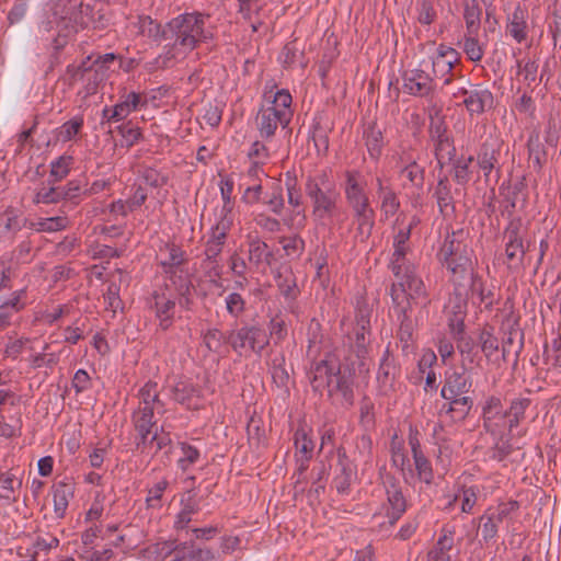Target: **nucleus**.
Masks as SVG:
<instances>
[{"instance_id": "1", "label": "nucleus", "mask_w": 561, "mask_h": 561, "mask_svg": "<svg viewBox=\"0 0 561 561\" xmlns=\"http://www.w3.org/2000/svg\"><path fill=\"white\" fill-rule=\"evenodd\" d=\"M309 380L314 392L323 393L333 403L342 407L354 404L355 368L353 363L339 362L334 355L328 354L324 359L311 365Z\"/></svg>"}, {"instance_id": "2", "label": "nucleus", "mask_w": 561, "mask_h": 561, "mask_svg": "<svg viewBox=\"0 0 561 561\" xmlns=\"http://www.w3.org/2000/svg\"><path fill=\"white\" fill-rule=\"evenodd\" d=\"M167 35H169L172 47L182 46L188 50L196 47V44L211 37V33L204 30V18L202 14L186 13L172 19L167 23Z\"/></svg>"}, {"instance_id": "3", "label": "nucleus", "mask_w": 561, "mask_h": 561, "mask_svg": "<svg viewBox=\"0 0 561 561\" xmlns=\"http://www.w3.org/2000/svg\"><path fill=\"white\" fill-rule=\"evenodd\" d=\"M306 195L311 199L312 215L317 219L331 218L336 211L340 194L335 186L329 182L325 173H322L318 179L311 176L307 179Z\"/></svg>"}, {"instance_id": "4", "label": "nucleus", "mask_w": 561, "mask_h": 561, "mask_svg": "<svg viewBox=\"0 0 561 561\" xmlns=\"http://www.w3.org/2000/svg\"><path fill=\"white\" fill-rule=\"evenodd\" d=\"M268 343V335L259 324L243 325L237 331H230L227 335V344L236 352L249 346L252 352L261 354Z\"/></svg>"}, {"instance_id": "5", "label": "nucleus", "mask_w": 561, "mask_h": 561, "mask_svg": "<svg viewBox=\"0 0 561 561\" xmlns=\"http://www.w3.org/2000/svg\"><path fill=\"white\" fill-rule=\"evenodd\" d=\"M446 266L449 264H470L472 262V249L468 243V234L462 229L453 231L445 238L440 249Z\"/></svg>"}, {"instance_id": "6", "label": "nucleus", "mask_w": 561, "mask_h": 561, "mask_svg": "<svg viewBox=\"0 0 561 561\" xmlns=\"http://www.w3.org/2000/svg\"><path fill=\"white\" fill-rule=\"evenodd\" d=\"M380 477L382 479L390 506V510L387 512L389 524L394 525L405 512L407 502L399 486V481L394 476L389 472L381 471Z\"/></svg>"}, {"instance_id": "7", "label": "nucleus", "mask_w": 561, "mask_h": 561, "mask_svg": "<svg viewBox=\"0 0 561 561\" xmlns=\"http://www.w3.org/2000/svg\"><path fill=\"white\" fill-rule=\"evenodd\" d=\"M344 193L348 206L352 210L370 206L369 198L365 192L366 181L359 171H345Z\"/></svg>"}, {"instance_id": "8", "label": "nucleus", "mask_w": 561, "mask_h": 561, "mask_svg": "<svg viewBox=\"0 0 561 561\" xmlns=\"http://www.w3.org/2000/svg\"><path fill=\"white\" fill-rule=\"evenodd\" d=\"M459 94L465 98L463 104L470 115H480L493 107L494 98L492 92L481 84H470L469 88H462Z\"/></svg>"}, {"instance_id": "9", "label": "nucleus", "mask_w": 561, "mask_h": 561, "mask_svg": "<svg viewBox=\"0 0 561 561\" xmlns=\"http://www.w3.org/2000/svg\"><path fill=\"white\" fill-rule=\"evenodd\" d=\"M293 116L291 110H276V107L261 108L256 122L262 137L270 138L275 134L278 125L286 127Z\"/></svg>"}, {"instance_id": "10", "label": "nucleus", "mask_w": 561, "mask_h": 561, "mask_svg": "<svg viewBox=\"0 0 561 561\" xmlns=\"http://www.w3.org/2000/svg\"><path fill=\"white\" fill-rule=\"evenodd\" d=\"M414 224L413 221L408 227L400 228L393 238L394 251L390 261V268L393 275H398L401 267L412 265V263L408 262L407 254L410 251L409 240Z\"/></svg>"}, {"instance_id": "11", "label": "nucleus", "mask_w": 561, "mask_h": 561, "mask_svg": "<svg viewBox=\"0 0 561 561\" xmlns=\"http://www.w3.org/2000/svg\"><path fill=\"white\" fill-rule=\"evenodd\" d=\"M504 337L502 341V357L507 360L510 354L518 357L524 345V332L519 328L517 319H507L503 322Z\"/></svg>"}, {"instance_id": "12", "label": "nucleus", "mask_w": 561, "mask_h": 561, "mask_svg": "<svg viewBox=\"0 0 561 561\" xmlns=\"http://www.w3.org/2000/svg\"><path fill=\"white\" fill-rule=\"evenodd\" d=\"M403 89L417 96H427L433 93V79L422 69L407 70L403 73Z\"/></svg>"}, {"instance_id": "13", "label": "nucleus", "mask_w": 561, "mask_h": 561, "mask_svg": "<svg viewBox=\"0 0 561 561\" xmlns=\"http://www.w3.org/2000/svg\"><path fill=\"white\" fill-rule=\"evenodd\" d=\"M172 398L187 409L201 408L202 389L187 380H180L171 388Z\"/></svg>"}, {"instance_id": "14", "label": "nucleus", "mask_w": 561, "mask_h": 561, "mask_svg": "<svg viewBox=\"0 0 561 561\" xmlns=\"http://www.w3.org/2000/svg\"><path fill=\"white\" fill-rule=\"evenodd\" d=\"M398 279L397 283H402L409 298H412L415 304L420 298L426 299L427 293L423 280L416 275L415 266L407 265L400 268V273L394 275Z\"/></svg>"}, {"instance_id": "15", "label": "nucleus", "mask_w": 561, "mask_h": 561, "mask_svg": "<svg viewBox=\"0 0 561 561\" xmlns=\"http://www.w3.org/2000/svg\"><path fill=\"white\" fill-rule=\"evenodd\" d=\"M370 320L368 312L359 310L356 316L355 342L353 345L356 357L360 360L366 358L370 343Z\"/></svg>"}, {"instance_id": "16", "label": "nucleus", "mask_w": 561, "mask_h": 561, "mask_svg": "<svg viewBox=\"0 0 561 561\" xmlns=\"http://www.w3.org/2000/svg\"><path fill=\"white\" fill-rule=\"evenodd\" d=\"M500 148L501 144L493 139H486L480 146L477 154V162L479 168L483 171V175L486 180L499 163Z\"/></svg>"}, {"instance_id": "17", "label": "nucleus", "mask_w": 561, "mask_h": 561, "mask_svg": "<svg viewBox=\"0 0 561 561\" xmlns=\"http://www.w3.org/2000/svg\"><path fill=\"white\" fill-rule=\"evenodd\" d=\"M471 386L472 381L468 376H466L465 370L461 373L453 371L450 374H446L440 396L444 399H454L469 392Z\"/></svg>"}, {"instance_id": "18", "label": "nucleus", "mask_w": 561, "mask_h": 561, "mask_svg": "<svg viewBox=\"0 0 561 561\" xmlns=\"http://www.w3.org/2000/svg\"><path fill=\"white\" fill-rule=\"evenodd\" d=\"M459 61V53L448 46L439 45L437 55L433 58V73L437 78H444L448 76L455 64Z\"/></svg>"}, {"instance_id": "19", "label": "nucleus", "mask_w": 561, "mask_h": 561, "mask_svg": "<svg viewBox=\"0 0 561 561\" xmlns=\"http://www.w3.org/2000/svg\"><path fill=\"white\" fill-rule=\"evenodd\" d=\"M390 297L392 301V310L397 320L412 318V302H414V300L409 298L402 283H392L390 287Z\"/></svg>"}, {"instance_id": "20", "label": "nucleus", "mask_w": 561, "mask_h": 561, "mask_svg": "<svg viewBox=\"0 0 561 561\" xmlns=\"http://www.w3.org/2000/svg\"><path fill=\"white\" fill-rule=\"evenodd\" d=\"M150 308L156 310V316L160 320V327L162 330H168L173 321L175 301L171 298L165 297L162 293L154 291L152 294V302Z\"/></svg>"}, {"instance_id": "21", "label": "nucleus", "mask_w": 561, "mask_h": 561, "mask_svg": "<svg viewBox=\"0 0 561 561\" xmlns=\"http://www.w3.org/2000/svg\"><path fill=\"white\" fill-rule=\"evenodd\" d=\"M127 276L123 270L116 268L110 275V284L106 293L104 294V300L106 309L116 312L117 309H123V301L119 298L121 286L123 283H127Z\"/></svg>"}, {"instance_id": "22", "label": "nucleus", "mask_w": 561, "mask_h": 561, "mask_svg": "<svg viewBox=\"0 0 561 561\" xmlns=\"http://www.w3.org/2000/svg\"><path fill=\"white\" fill-rule=\"evenodd\" d=\"M506 419L500 398L491 397L483 408V426L486 432L495 434L499 426L497 421L504 422Z\"/></svg>"}, {"instance_id": "23", "label": "nucleus", "mask_w": 561, "mask_h": 561, "mask_svg": "<svg viewBox=\"0 0 561 561\" xmlns=\"http://www.w3.org/2000/svg\"><path fill=\"white\" fill-rule=\"evenodd\" d=\"M171 549L175 550V561H217L210 549L198 548L193 543L183 542Z\"/></svg>"}, {"instance_id": "24", "label": "nucleus", "mask_w": 561, "mask_h": 561, "mask_svg": "<svg viewBox=\"0 0 561 561\" xmlns=\"http://www.w3.org/2000/svg\"><path fill=\"white\" fill-rule=\"evenodd\" d=\"M337 467L340 469V473L334 477V484L339 493H345L353 479V469L344 447L337 448Z\"/></svg>"}, {"instance_id": "25", "label": "nucleus", "mask_w": 561, "mask_h": 561, "mask_svg": "<svg viewBox=\"0 0 561 561\" xmlns=\"http://www.w3.org/2000/svg\"><path fill=\"white\" fill-rule=\"evenodd\" d=\"M478 344L481 352L488 360H491L494 355L500 351L499 339L494 334V328L490 324H484L477 335Z\"/></svg>"}, {"instance_id": "26", "label": "nucleus", "mask_w": 561, "mask_h": 561, "mask_svg": "<svg viewBox=\"0 0 561 561\" xmlns=\"http://www.w3.org/2000/svg\"><path fill=\"white\" fill-rule=\"evenodd\" d=\"M447 268L451 273V282L455 285V291L461 295V289L466 287L467 283H473V277H479L473 270V263L463 265L451 263Z\"/></svg>"}, {"instance_id": "27", "label": "nucleus", "mask_w": 561, "mask_h": 561, "mask_svg": "<svg viewBox=\"0 0 561 561\" xmlns=\"http://www.w3.org/2000/svg\"><path fill=\"white\" fill-rule=\"evenodd\" d=\"M249 256L248 260L251 264L259 266L261 263L266 262L268 265L273 259V252L268 251V245L259 237L248 236Z\"/></svg>"}, {"instance_id": "28", "label": "nucleus", "mask_w": 561, "mask_h": 561, "mask_svg": "<svg viewBox=\"0 0 561 561\" xmlns=\"http://www.w3.org/2000/svg\"><path fill=\"white\" fill-rule=\"evenodd\" d=\"M527 11L518 5L508 19L507 33L518 43L527 38Z\"/></svg>"}, {"instance_id": "29", "label": "nucleus", "mask_w": 561, "mask_h": 561, "mask_svg": "<svg viewBox=\"0 0 561 561\" xmlns=\"http://www.w3.org/2000/svg\"><path fill=\"white\" fill-rule=\"evenodd\" d=\"M449 402L443 404L440 412L450 414L454 421L463 420L470 412L473 401L467 396H459L454 399H447Z\"/></svg>"}, {"instance_id": "30", "label": "nucleus", "mask_w": 561, "mask_h": 561, "mask_svg": "<svg viewBox=\"0 0 561 561\" xmlns=\"http://www.w3.org/2000/svg\"><path fill=\"white\" fill-rule=\"evenodd\" d=\"M73 485L68 482H58L54 485V511L58 517H64L69 500L73 496Z\"/></svg>"}, {"instance_id": "31", "label": "nucleus", "mask_w": 561, "mask_h": 561, "mask_svg": "<svg viewBox=\"0 0 561 561\" xmlns=\"http://www.w3.org/2000/svg\"><path fill=\"white\" fill-rule=\"evenodd\" d=\"M527 148L530 165L536 172H540L547 161V152L537 133L529 136Z\"/></svg>"}, {"instance_id": "32", "label": "nucleus", "mask_w": 561, "mask_h": 561, "mask_svg": "<svg viewBox=\"0 0 561 561\" xmlns=\"http://www.w3.org/2000/svg\"><path fill=\"white\" fill-rule=\"evenodd\" d=\"M139 28L141 34L147 35L154 41H170L169 35H167V24L162 26L150 16H140Z\"/></svg>"}, {"instance_id": "33", "label": "nucleus", "mask_w": 561, "mask_h": 561, "mask_svg": "<svg viewBox=\"0 0 561 561\" xmlns=\"http://www.w3.org/2000/svg\"><path fill=\"white\" fill-rule=\"evenodd\" d=\"M505 255L508 262V267H519L523 264L526 248L523 240L505 239Z\"/></svg>"}, {"instance_id": "34", "label": "nucleus", "mask_w": 561, "mask_h": 561, "mask_svg": "<svg viewBox=\"0 0 561 561\" xmlns=\"http://www.w3.org/2000/svg\"><path fill=\"white\" fill-rule=\"evenodd\" d=\"M531 401L528 398H517L511 402V407L505 411L506 419H508V428L512 431L524 419L525 411L530 405Z\"/></svg>"}, {"instance_id": "35", "label": "nucleus", "mask_w": 561, "mask_h": 561, "mask_svg": "<svg viewBox=\"0 0 561 561\" xmlns=\"http://www.w3.org/2000/svg\"><path fill=\"white\" fill-rule=\"evenodd\" d=\"M434 145L435 156L440 167L453 160L456 153V148L454 146V140L449 135L435 139Z\"/></svg>"}, {"instance_id": "36", "label": "nucleus", "mask_w": 561, "mask_h": 561, "mask_svg": "<svg viewBox=\"0 0 561 561\" xmlns=\"http://www.w3.org/2000/svg\"><path fill=\"white\" fill-rule=\"evenodd\" d=\"M434 196L436 197V202L442 214H444L448 207H450L451 210L455 209L450 186L446 176L438 180Z\"/></svg>"}, {"instance_id": "37", "label": "nucleus", "mask_w": 561, "mask_h": 561, "mask_svg": "<svg viewBox=\"0 0 561 561\" xmlns=\"http://www.w3.org/2000/svg\"><path fill=\"white\" fill-rule=\"evenodd\" d=\"M226 240V231L219 229V226L215 228L213 238L207 242L205 249V262L216 263L218 255L222 251V247Z\"/></svg>"}, {"instance_id": "38", "label": "nucleus", "mask_w": 561, "mask_h": 561, "mask_svg": "<svg viewBox=\"0 0 561 561\" xmlns=\"http://www.w3.org/2000/svg\"><path fill=\"white\" fill-rule=\"evenodd\" d=\"M482 10L479 7L477 0H471V2H466L463 19L466 21L467 33L469 34H478L480 30V18Z\"/></svg>"}, {"instance_id": "39", "label": "nucleus", "mask_w": 561, "mask_h": 561, "mask_svg": "<svg viewBox=\"0 0 561 561\" xmlns=\"http://www.w3.org/2000/svg\"><path fill=\"white\" fill-rule=\"evenodd\" d=\"M412 454L414 458L415 468L419 472V476L424 479L426 482L432 478V468L427 458L423 455L421 450L420 443L415 440H410Z\"/></svg>"}, {"instance_id": "40", "label": "nucleus", "mask_w": 561, "mask_h": 561, "mask_svg": "<svg viewBox=\"0 0 561 561\" xmlns=\"http://www.w3.org/2000/svg\"><path fill=\"white\" fill-rule=\"evenodd\" d=\"M133 420L135 428L140 436V442L137 444V447H142L144 450L147 446V438L151 434V428L156 423L150 417L144 416L136 411L133 415Z\"/></svg>"}, {"instance_id": "41", "label": "nucleus", "mask_w": 561, "mask_h": 561, "mask_svg": "<svg viewBox=\"0 0 561 561\" xmlns=\"http://www.w3.org/2000/svg\"><path fill=\"white\" fill-rule=\"evenodd\" d=\"M366 137V147L369 152V156L373 159H378L381 153L382 148V133L380 129H377L375 126H370L365 131Z\"/></svg>"}, {"instance_id": "42", "label": "nucleus", "mask_w": 561, "mask_h": 561, "mask_svg": "<svg viewBox=\"0 0 561 561\" xmlns=\"http://www.w3.org/2000/svg\"><path fill=\"white\" fill-rule=\"evenodd\" d=\"M457 344V350L462 356L463 359H467L469 363H473L478 351L476 350V341L472 336L466 334V335H459L455 339Z\"/></svg>"}, {"instance_id": "43", "label": "nucleus", "mask_w": 561, "mask_h": 561, "mask_svg": "<svg viewBox=\"0 0 561 561\" xmlns=\"http://www.w3.org/2000/svg\"><path fill=\"white\" fill-rule=\"evenodd\" d=\"M523 62L524 60H517L518 75H523L524 81L527 83L528 87L533 82H536L537 79L539 80V82L543 80V72L539 76V78L537 76L539 65L536 60L528 59L525 61V64Z\"/></svg>"}, {"instance_id": "44", "label": "nucleus", "mask_w": 561, "mask_h": 561, "mask_svg": "<svg viewBox=\"0 0 561 561\" xmlns=\"http://www.w3.org/2000/svg\"><path fill=\"white\" fill-rule=\"evenodd\" d=\"M247 434L250 446L260 447L265 437V431L262 427V420L251 416L247 425Z\"/></svg>"}, {"instance_id": "45", "label": "nucleus", "mask_w": 561, "mask_h": 561, "mask_svg": "<svg viewBox=\"0 0 561 561\" xmlns=\"http://www.w3.org/2000/svg\"><path fill=\"white\" fill-rule=\"evenodd\" d=\"M469 290L472 293V295L477 294L481 300V302H484L486 309H491L492 306L497 302L495 299V295L491 289H485L482 280L479 277H473V283L469 284Z\"/></svg>"}, {"instance_id": "46", "label": "nucleus", "mask_w": 561, "mask_h": 561, "mask_svg": "<svg viewBox=\"0 0 561 561\" xmlns=\"http://www.w3.org/2000/svg\"><path fill=\"white\" fill-rule=\"evenodd\" d=\"M65 199L62 186L43 187L35 195V203L54 204Z\"/></svg>"}, {"instance_id": "47", "label": "nucleus", "mask_w": 561, "mask_h": 561, "mask_svg": "<svg viewBox=\"0 0 561 561\" xmlns=\"http://www.w3.org/2000/svg\"><path fill=\"white\" fill-rule=\"evenodd\" d=\"M477 35L467 33L463 38V51L473 62L480 61L483 57V48L479 44Z\"/></svg>"}, {"instance_id": "48", "label": "nucleus", "mask_w": 561, "mask_h": 561, "mask_svg": "<svg viewBox=\"0 0 561 561\" xmlns=\"http://www.w3.org/2000/svg\"><path fill=\"white\" fill-rule=\"evenodd\" d=\"M169 247V260L161 262V265L164 268V272L167 274H170L171 277L175 275L174 267L182 265L184 260V252L181 250L180 247L172 244Z\"/></svg>"}, {"instance_id": "49", "label": "nucleus", "mask_w": 561, "mask_h": 561, "mask_svg": "<svg viewBox=\"0 0 561 561\" xmlns=\"http://www.w3.org/2000/svg\"><path fill=\"white\" fill-rule=\"evenodd\" d=\"M72 161L73 158L70 156H61L56 161L51 162L50 178L54 179V183L61 181L68 175Z\"/></svg>"}, {"instance_id": "50", "label": "nucleus", "mask_w": 561, "mask_h": 561, "mask_svg": "<svg viewBox=\"0 0 561 561\" xmlns=\"http://www.w3.org/2000/svg\"><path fill=\"white\" fill-rule=\"evenodd\" d=\"M295 447L296 450L302 455V457H306V460L311 459L314 445L304 430L296 431Z\"/></svg>"}, {"instance_id": "51", "label": "nucleus", "mask_w": 561, "mask_h": 561, "mask_svg": "<svg viewBox=\"0 0 561 561\" xmlns=\"http://www.w3.org/2000/svg\"><path fill=\"white\" fill-rule=\"evenodd\" d=\"M198 511V505L195 501H193L192 496H188L186 502L183 503V507L181 512L178 514V518L175 522V528L183 529L191 522L192 514H195Z\"/></svg>"}, {"instance_id": "52", "label": "nucleus", "mask_w": 561, "mask_h": 561, "mask_svg": "<svg viewBox=\"0 0 561 561\" xmlns=\"http://www.w3.org/2000/svg\"><path fill=\"white\" fill-rule=\"evenodd\" d=\"M168 485V480L163 479L148 490V495L146 497V504L148 508L161 507L160 500Z\"/></svg>"}, {"instance_id": "53", "label": "nucleus", "mask_w": 561, "mask_h": 561, "mask_svg": "<svg viewBox=\"0 0 561 561\" xmlns=\"http://www.w3.org/2000/svg\"><path fill=\"white\" fill-rule=\"evenodd\" d=\"M141 404L159 405L163 408V402L159 399L156 382H147L139 391Z\"/></svg>"}, {"instance_id": "54", "label": "nucleus", "mask_w": 561, "mask_h": 561, "mask_svg": "<svg viewBox=\"0 0 561 561\" xmlns=\"http://www.w3.org/2000/svg\"><path fill=\"white\" fill-rule=\"evenodd\" d=\"M277 287L280 294L288 300H295L299 294L298 286L296 284L295 278L293 277H284L279 274Z\"/></svg>"}, {"instance_id": "55", "label": "nucleus", "mask_w": 561, "mask_h": 561, "mask_svg": "<svg viewBox=\"0 0 561 561\" xmlns=\"http://www.w3.org/2000/svg\"><path fill=\"white\" fill-rule=\"evenodd\" d=\"M402 174L416 187H422L424 183V169L415 161L409 163L403 170Z\"/></svg>"}, {"instance_id": "56", "label": "nucleus", "mask_w": 561, "mask_h": 561, "mask_svg": "<svg viewBox=\"0 0 561 561\" xmlns=\"http://www.w3.org/2000/svg\"><path fill=\"white\" fill-rule=\"evenodd\" d=\"M417 11V21L423 25L432 24L437 16L432 0H421Z\"/></svg>"}, {"instance_id": "57", "label": "nucleus", "mask_w": 561, "mask_h": 561, "mask_svg": "<svg viewBox=\"0 0 561 561\" xmlns=\"http://www.w3.org/2000/svg\"><path fill=\"white\" fill-rule=\"evenodd\" d=\"M394 373H396V367L389 360V354L387 351L385 357L382 358V360L380 363L379 369H378V380L385 386L391 385V382L394 379Z\"/></svg>"}, {"instance_id": "58", "label": "nucleus", "mask_w": 561, "mask_h": 561, "mask_svg": "<svg viewBox=\"0 0 561 561\" xmlns=\"http://www.w3.org/2000/svg\"><path fill=\"white\" fill-rule=\"evenodd\" d=\"M473 161V157L470 156L467 160L463 158L458 159L454 164V179L459 184H466L469 182V164Z\"/></svg>"}, {"instance_id": "59", "label": "nucleus", "mask_w": 561, "mask_h": 561, "mask_svg": "<svg viewBox=\"0 0 561 561\" xmlns=\"http://www.w3.org/2000/svg\"><path fill=\"white\" fill-rule=\"evenodd\" d=\"M141 179L144 180L145 184L151 186V187H162L167 184L168 178L161 174L158 170L152 168H145L141 171Z\"/></svg>"}, {"instance_id": "60", "label": "nucleus", "mask_w": 561, "mask_h": 561, "mask_svg": "<svg viewBox=\"0 0 561 561\" xmlns=\"http://www.w3.org/2000/svg\"><path fill=\"white\" fill-rule=\"evenodd\" d=\"M118 131L125 139L127 147H131L142 138L141 129L130 123L121 125Z\"/></svg>"}, {"instance_id": "61", "label": "nucleus", "mask_w": 561, "mask_h": 561, "mask_svg": "<svg viewBox=\"0 0 561 561\" xmlns=\"http://www.w3.org/2000/svg\"><path fill=\"white\" fill-rule=\"evenodd\" d=\"M279 242L287 255H299L305 249V241L299 236L283 237Z\"/></svg>"}, {"instance_id": "62", "label": "nucleus", "mask_w": 561, "mask_h": 561, "mask_svg": "<svg viewBox=\"0 0 561 561\" xmlns=\"http://www.w3.org/2000/svg\"><path fill=\"white\" fill-rule=\"evenodd\" d=\"M222 341L227 343V335L218 329H211L204 335V344L209 351L216 352L221 346Z\"/></svg>"}, {"instance_id": "63", "label": "nucleus", "mask_w": 561, "mask_h": 561, "mask_svg": "<svg viewBox=\"0 0 561 561\" xmlns=\"http://www.w3.org/2000/svg\"><path fill=\"white\" fill-rule=\"evenodd\" d=\"M287 336V327L285 321L275 317L270 322V337L274 340L275 344H278Z\"/></svg>"}, {"instance_id": "64", "label": "nucleus", "mask_w": 561, "mask_h": 561, "mask_svg": "<svg viewBox=\"0 0 561 561\" xmlns=\"http://www.w3.org/2000/svg\"><path fill=\"white\" fill-rule=\"evenodd\" d=\"M245 301L238 293L230 294L226 299L227 311L238 318L244 311Z\"/></svg>"}]
</instances>
